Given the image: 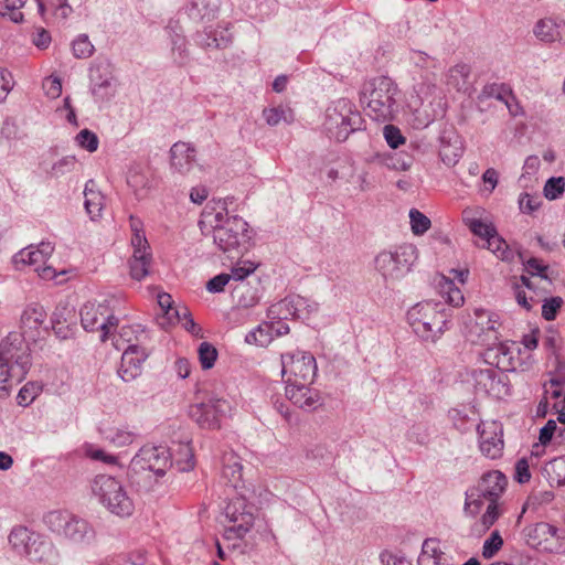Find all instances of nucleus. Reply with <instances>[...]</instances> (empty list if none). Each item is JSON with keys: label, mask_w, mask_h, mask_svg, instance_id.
<instances>
[{"label": "nucleus", "mask_w": 565, "mask_h": 565, "mask_svg": "<svg viewBox=\"0 0 565 565\" xmlns=\"http://www.w3.org/2000/svg\"><path fill=\"white\" fill-rule=\"evenodd\" d=\"M92 490L100 504L111 514L119 518H128L135 511V502L122 481L108 476L95 477Z\"/></svg>", "instance_id": "20e7f679"}, {"label": "nucleus", "mask_w": 565, "mask_h": 565, "mask_svg": "<svg viewBox=\"0 0 565 565\" xmlns=\"http://www.w3.org/2000/svg\"><path fill=\"white\" fill-rule=\"evenodd\" d=\"M525 265L526 271L532 276H540L542 278H546V269L547 266L542 264V262L535 257H531L527 260H523Z\"/></svg>", "instance_id": "e2e57ef3"}, {"label": "nucleus", "mask_w": 565, "mask_h": 565, "mask_svg": "<svg viewBox=\"0 0 565 565\" xmlns=\"http://www.w3.org/2000/svg\"><path fill=\"white\" fill-rule=\"evenodd\" d=\"M135 338V330L130 326H122L117 334L113 337L114 345L120 350L126 344H132V340Z\"/></svg>", "instance_id": "864d4df0"}, {"label": "nucleus", "mask_w": 565, "mask_h": 565, "mask_svg": "<svg viewBox=\"0 0 565 565\" xmlns=\"http://www.w3.org/2000/svg\"><path fill=\"white\" fill-rule=\"evenodd\" d=\"M396 84L386 76H379L367 82L362 92V102L366 114L376 121L393 120L397 111Z\"/></svg>", "instance_id": "f03ea898"}, {"label": "nucleus", "mask_w": 565, "mask_h": 565, "mask_svg": "<svg viewBox=\"0 0 565 565\" xmlns=\"http://www.w3.org/2000/svg\"><path fill=\"white\" fill-rule=\"evenodd\" d=\"M487 248L490 249L498 258L502 260H511L513 253L509 248L507 242L500 237L497 232L486 242Z\"/></svg>", "instance_id": "e433bc0d"}, {"label": "nucleus", "mask_w": 565, "mask_h": 565, "mask_svg": "<svg viewBox=\"0 0 565 565\" xmlns=\"http://www.w3.org/2000/svg\"><path fill=\"white\" fill-rule=\"evenodd\" d=\"M478 433L481 452L490 459L501 457L504 447L502 424L497 420L481 422Z\"/></svg>", "instance_id": "4468645a"}, {"label": "nucleus", "mask_w": 565, "mask_h": 565, "mask_svg": "<svg viewBox=\"0 0 565 565\" xmlns=\"http://www.w3.org/2000/svg\"><path fill=\"white\" fill-rule=\"evenodd\" d=\"M54 252V246L49 242H42L38 246L30 245L21 249L13 257L14 265L18 269L29 265L34 268L39 277L43 280H54L60 275L66 274L65 270L57 271L50 265H46L47 259Z\"/></svg>", "instance_id": "0eeeda50"}, {"label": "nucleus", "mask_w": 565, "mask_h": 565, "mask_svg": "<svg viewBox=\"0 0 565 565\" xmlns=\"http://www.w3.org/2000/svg\"><path fill=\"white\" fill-rule=\"evenodd\" d=\"M246 509L247 503L243 495L232 499L225 508L226 518L231 523L224 532V541L227 543V547L238 548L242 546L247 534Z\"/></svg>", "instance_id": "9b49d317"}, {"label": "nucleus", "mask_w": 565, "mask_h": 565, "mask_svg": "<svg viewBox=\"0 0 565 565\" xmlns=\"http://www.w3.org/2000/svg\"><path fill=\"white\" fill-rule=\"evenodd\" d=\"M232 41V33L227 28L217 26L207 34L204 45L207 47H225Z\"/></svg>", "instance_id": "58836bf2"}, {"label": "nucleus", "mask_w": 565, "mask_h": 565, "mask_svg": "<svg viewBox=\"0 0 565 565\" xmlns=\"http://www.w3.org/2000/svg\"><path fill=\"white\" fill-rule=\"evenodd\" d=\"M565 24L562 20L554 18L540 19L533 26V34L537 40L544 43H554L562 40V26Z\"/></svg>", "instance_id": "4be33fe9"}, {"label": "nucleus", "mask_w": 565, "mask_h": 565, "mask_svg": "<svg viewBox=\"0 0 565 565\" xmlns=\"http://www.w3.org/2000/svg\"><path fill=\"white\" fill-rule=\"evenodd\" d=\"M384 137L387 145L393 149L398 148L405 142V138L403 137L401 130L393 125H386L384 127Z\"/></svg>", "instance_id": "13d9d810"}, {"label": "nucleus", "mask_w": 565, "mask_h": 565, "mask_svg": "<svg viewBox=\"0 0 565 565\" xmlns=\"http://www.w3.org/2000/svg\"><path fill=\"white\" fill-rule=\"evenodd\" d=\"M508 480L499 470L488 471L482 475L477 487L466 492L465 511L476 514L482 504L480 498L488 501H499L505 491Z\"/></svg>", "instance_id": "423d86ee"}, {"label": "nucleus", "mask_w": 565, "mask_h": 565, "mask_svg": "<svg viewBox=\"0 0 565 565\" xmlns=\"http://www.w3.org/2000/svg\"><path fill=\"white\" fill-rule=\"evenodd\" d=\"M412 244L397 246L394 250H382L374 258L376 271L386 282H395L405 277L417 258Z\"/></svg>", "instance_id": "39448f33"}, {"label": "nucleus", "mask_w": 565, "mask_h": 565, "mask_svg": "<svg viewBox=\"0 0 565 565\" xmlns=\"http://www.w3.org/2000/svg\"><path fill=\"white\" fill-rule=\"evenodd\" d=\"M199 361L203 370L213 367L217 359V350L209 342H202L198 349Z\"/></svg>", "instance_id": "a19ab883"}, {"label": "nucleus", "mask_w": 565, "mask_h": 565, "mask_svg": "<svg viewBox=\"0 0 565 565\" xmlns=\"http://www.w3.org/2000/svg\"><path fill=\"white\" fill-rule=\"evenodd\" d=\"M178 321H182L183 328L194 337H204L202 328L194 322L190 311L186 308H183L182 311H180V319Z\"/></svg>", "instance_id": "6e6d98bb"}, {"label": "nucleus", "mask_w": 565, "mask_h": 565, "mask_svg": "<svg viewBox=\"0 0 565 565\" xmlns=\"http://www.w3.org/2000/svg\"><path fill=\"white\" fill-rule=\"evenodd\" d=\"M82 326L87 331H102L100 340L106 341L111 329L117 327V319L109 316L108 306L88 301L81 309Z\"/></svg>", "instance_id": "f8f14e48"}, {"label": "nucleus", "mask_w": 565, "mask_h": 565, "mask_svg": "<svg viewBox=\"0 0 565 565\" xmlns=\"http://www.w3.org/2000/svg\"><path fill=\"white\" fill-rule=\"evenodd\" d=\"M249 262V306H253L265 296L270 286V276L257 270V266L250 268Z\"/></svg>", "instance_id": "b1692460"}, {"label": "nucleus", "mask_w": 565, "mask_h": 565, "mask_svg": "<svg viewBox=\"0 0 565 565\" xmlns=\"http://www.w3.org/2000/svg\"><path fill=\"white\" fill-rule=\"evenodd\" d=\"M172 457L181 471H189L195 466L194 452L190 443L178 444V448L173 449Z\"/></svg>", "instance_id": "2f4dec72"}, {"label": "nucleus", "mask_w": 565, "mask_h": 565, "mask_svg": "<svg viewBox=\"0 0 565 565\" xmlns=\"http://www.w3.org/2000/svg\"><path fill=\"white\" fill-rule=\"evenodd\" d=\"M353 106L347 99H340L327 109L326 125L333 132L342 120L351 114Z\"/></svg>", "instance_id": "c756f323"}, {"label": "nucleus", "mask_w": 565, "mask_h": 565, "mask_svg": "<svg viewBox=\"0 0 565 565\" xmlns=\"http://www.w3.org/2000/svg\"><path fill=\"white\" fill-rule=\"evenodd\" d=\"M151 263V254L148 247H134V254L130 259V275L136 280H141L149 273V266Z\"/></svg>", "instance_id": "a878e982"}, {"label": "nucleus", "mask_w": 565, "mask_h": 565, "mask_svg": "<svg viewBox=\"0 0 565 565\" xmlns=\"http://www.w3.org/2000/svg\"><path fill=\"white\" fill-rule=\"evenodd\" d=\"M470 74V67L466 64H458L451 67L447 74V85L451 86L456 90L467 89L468 77Z\"/></svg>", "instance_id": "72a5a7b5"}, {"label": "nucleus", "mask_w": 565, "mask_h": 565, "mask_svg": "<svg viewBox=\"0 0 565 565\" xmlns=\"http://www.w3.org/2000/svg\"><path fill=\"white\" fill-rule=\"evenodd\" d=\"M439 294L451 306L459 307L463 303V295L451 279L441 276L438 281Z\"/></svg>", "instance_id": "7c9ffc66"}, {"label": "nucleus", "mask_w": 565, "mask_h": 565, "mask_svg": "<svg viewBox=\"0 0 565 565\" xmlns=\"http://www.w3.org/2000/svg\"><path fill=\"white\" fill-rule=\"evenodd\" d=\"M85 209L92 220H97L102 215L105 206V198L100 191L95 188L94 181H88L84 191Z\"/></svg>", "instance_id": "bb28decb"}, {"label": "nucleus", "mask_w": 565, "mask_h": 565, "mask_svg": "<svg viewBox=\"0 0 565 565\" xmlns=\"http://www.w3.org/2000/svg\"><path fill=\"white\" fill-rule=\"evenodd\" d=\"M562 305H563V299L561 297H552V298L545 299V301L542 306V317L547 321L554 320L556 317V313L561 309Z\"/></svg>", "instance_id": "603ef678"}, {"label": "nucleus", "mask_w": 565, "mask_h": 565, "mask_svg": "<svg viewBox=\"0 0 565 565\" xmlns=\"http://www.w3.org/2000/svg\"><path fill=\"white\" fill-rule=\"evenodd\" d=\"M49 6L54 9L56 15L63 19L72 12V8L66 3V0H50Z\"/></svg>", "instance_id": "774afa93"}, {"label": "nucleus", "mask_w": 565, "mask_h": 565, "mask_svg": "<svg viewBox=\"0 0 565 565\" xmlns=\"http://www.w3.org/2000/svg\"><path fill=\"white\" fill-rule=\"evenodd\" d=\"M130 227L132 231V236H131L132 247H135V246L148 247L149 244H148V241L142 231V223L139 220L131 216L130 217Z\"/></svg>", "instance_id": "5fc2aeb1"}, {"label": "nucleus", "mask_w": 565, "mask_h": 565, "mask_svg": "<svg viewBox=\"0 0 565 565\" xmlns=\"http://www.w3.org/2000/svg\"><path fill=\"white\" fill-rule=\"evenodd\" d=\"M223 477L235 490H244L243 465L234 455L226 456L223 466Z\"/></svg>", "instance_id": "cd10ccee"}, {"label": "nucleus", "mask_w": 565, "mask_h": 565, "mask_svg": "<svg viewBox=\"0 0 565 565\" xmlns=\"http://www.w3.org/2000/svg\"><path fill=\"white\" fill-rule=\"evenodd\" d=\"M263 115L269 126H276L281 121L287 124L294 121V113L289 107L279 106L264 109Z\"/></svg>", "instance_id": "c9c22d12"}, {"label": "nucleus", "mask_w": 565, "mask_h": 565, "mask_svg": "<svg viewBox=\"0 0 565 565\" xmlns=\"http://www.w3.org/2000/svg\"><path fill=\"white\" fill-rule=\"evenodd\" d=\"M448 318L445 305L431 300L418 302L407 311L411 328L426 341H435L444 332Z\"/></svg>", "instance_id": "7ed1b4c3"}, {"label": "nucleus", "mask_w": 565, "mask_h": 565, "mask_svg": "<svg viewBox=\"0 0 565 565\" xmlns=\"http://www.w3.org/2000/svg\"><path fill=\"white\" fill-rule=\"evenodd\" d=\"M44 522L53 533L72 543L83 542L90 531L85 520L67 511H51Z\"/></svg>", "instance_id": "1a4fd4ad"}, {"label": "nucleus", "mask_w": 565, "mask_h": 565, "mask_svg": "<svg viewBox=\"0 0 565 565\" xmlns=\"http://www.w3.org/2000/svg\"><path fill=\"white\" fill-rule=\"evenodd\" d=\"M295 306L297 308L296 319H307L319 310V302L299 295H295Z\"/></svg>", "instance_id": "4c0bfd02"}, {"label": "nucleus", "mask_w": 565, "mask_h": 565, "mask_svg": "<svg viewBox=\"0 0 565 565\" xmlns=\"http://www.w3.org/2000/svg\"><path fill=\"white\" fill-rule=\"evenodd\" d=\"M541 200L539 196L524 193L519 199V206L523 213H532L539 209Z\"/></svg>", "instance_id": "052dcab7"}, {"label": "nucleus", "mask_w": 565, "mask_h": 565, "mask_svg": "<svg viewBox=\"0 0 565 565\" xmlns=\"http://www.w3.org/2000/svg\"><path fill=\"white\" fill-rule=\"evenodd\" d=\"M94 46L86 36H81L73 42V53L78 58L92 55Z\"/></svg>", "instance_id": "bf43d9fd"}, {"label": "nucleus", "mask_w": 565, "mask_h": 565, "mask_svg": "<svg viewBox=\"0 0 565 565\" xmlns=\"http://www.w3.org/2000/svg\"><path fill=\"white\" fill-rule=\"evenodd\" d=\"M467 225L469 226L470 231L481 237L484 238L486 242L489 239L490 236H492L497 231L493 226L482 222L478 218H466Z\"/></svg>", "instance_id": "09e8293b"}, {"label": "nucleus", "mask_w": 565, "mask_h": 565, "mask_svg": "<svg viewBox=\"0 0 565 565\" xmlns=\"http://www.w3.org/2000/svg\"><path fill=\"white\" fill-rule=\"evenodd\" d=\"M475 386L478 392L500 397L504 390L498 371L494 369H480L473 372Z\"/></svg>", "instance_id": "a211bd4d"}, {"label": "nucleus", "mask_w": 565, "mask_h": 565, "mask_svg": "<svg viewBox=\"0 0 565 565\" xmlns=\"http://www.w3.org/2000/svg\"><path fill=\"white\" fill-rule=\"evenodd\" d=\"M557 529L545 522H540L524 529V537L530 546L536 547L556 536Z\"/></svg>", "instance_id": "393cba45"}, {"label": "nucleus", "mask_w": 565, "mask_h": 565, "mask_svg": "<svg viewBox=\"0 0 565 565\" xmlns=\"http://www.w3.org/2000/svg\"><path fill=\"white\" fill-rule=\"evenodd\" d=\"M227 407L222 398H209L206 402H195L189 406V417L203 429H217Z\"/></svg>", "instance_id": "ddd939ff"}, {"label": "nucleus", "mask_w": 565, "mask_h": 565, "mask_svg": "<svg viewBox=\"0 0 565 565\" xmlns=\"http://www.w3.org/2000/svg\"><path fill=\"white\" fill-rule=\"evenodd\" d=\"M148 358V353L145 348L130 344L128 345L121 355L120 365L118 367V375L125 382L136 380L142 373V364Z\"/></svg>", "instance_id": "dca6fc26"}, {"label": "nucleus", "mask_w": 565, "mask_h": 565, "mask_svg": "<svg viewBox=\"0 0 565 565\" xmlns=\"http://www.w3.org/2000/svg\"><path fill=\"white\" fill-rule=\"evenodd\" d=\"M557 428L556 422L554 419L547 420V423L541 428L539 440L542 445H547Z\"/></svg>", "instance_id": "338daca9"}, {"label": "nucleus", "mask_w": 565, "mask_h": 565, "mask_svg": "<svg viewBox=\"0 0 565 565\" xmlns=\"http://www.w3.org/2000/svg\"><path fill=\"white\" fill-rule=\"evenodd\" d=\"M26 0H3L6 12L3 15H9L10 20L15 23L23 21V13L21 9L24 7Z\"/></svg>", "instance_id": "8fccbe9b"}, {"label": "nucleus", "mask_w": 565, "mask_h": 565, "mask_svg": "<svg viewBox=\"0 0 565 565\" xmlns=\"http://www.w3.org/2000/svg\"><path fill=\"white\" fill-rule=\"evenodd\" d=\"M503 540L499 531H493L491 535L484 541L482 547V555L484 558L493 557L498 551L502 547Z\"/></svg>", "instance_id": "de8ad7c7"}, {"label": "nucleus", "mask_w": 565, "mask_h": 565, "mask_svg": "<svg viewBox=\"0 0 565 565\" xmlns=\"http://www.w3.org/2000/svg\"><path fill=\"white\" fill-rule=\"evenodd\" d=\"M46 313L41 306H29L21 316L22 338L29 337L34 339L44 323ZM25 341V339H23Z\"/></svg>", "instance_id": "412c9836"}, {"label": "nucleus", "mask_w": 565, "mask_h": 565, "mask_svg": "<svg viewBox=\"0 0 565 565\" xmlns=\"http://www.w3.org/2000/svg\"><path fill=\"white\" fill-rule=\"evenodd\" d=\"M135 462L141 469H146L161 476L169 467L168 451L162 447L147 446L140 449Z\"/></svg>", "instance_id": "f3484780"}, {"label": "nucleus", "mask_w": 565, "mask_h": 565, "mask_svg": "<svg viewBox=\"0 0 565 565\" xmlns=\"http://www.w3.org/2000/svg\"><path fill=\"white\" fill-rule=\"evenodd\" d=\"M520 348L515 342H499L489 347L484 353L486 362L495 365L502 371H512L516 367Z\"/></svg>", "instance_id": "2eb2a0df"}, {"label": "nucleus", "mask_w": 565, "mask_h": 565, "mask_svg": "<svg viewBox=\"0 0 565 565\" xmlns=\"http://www.w3.org/2000/svg\"><path fill=\"white\" fill-rule=\"evenodd\" d=\"M32 536L33 534L26 527L18 526L11 531L9 542L18 553L30 554Z\"/></svg>", "instance_id": "473e14b6"}, {"label": "nucleus", "mask_w": 565, "mask_h": 565, "mask_svg": "<svg viewBox=\"0 0 565 565\" xmlns=\"http://www.w3.org/2000/svg\"><path fill=\"white\" fill-rule=\"evenodd\" d=\"M418 565H454L452 557L441 550L438 539H426L418 557Z\"/></svg>", "instance_id": "6ab92c4d"}, {"label": "nucleus", "mask_w": 565, "mask_h": 565, "mask_svg": "<svg viewBox=\"0 0 565 565\" xmlns=\"http://www.w3.org/2000/svg\"><path fill=\"white\" fill-rule=\"evenodd\" d=\"M312 383H286V396L301 408L311 407L317 403V395L310 388Z\"/></svg>", "instance_id": "5701e85b"}, {"label": "nucleus", "mask_w": 565, "mask_h": 565, "mask_svg": "<svg viewBox=\"0 0 565 565\" xmlns=\"http://www.w3.org/2000/svg\"><path fill=\"white\" fill-rule=\"evenodd\" d=\"M43 89L47 97L55 99L62 94V82L57 76H49L43 81Z\"/></svg>", "instance_id": "4d7b16f0"}, {"label": "nucleus", "mask_w": 565, "mask_h": 565, "mask_svg": "<svg viewBox=\"0 0 565 565\" xmlns=\"http://www.w3.org/2000/svg\"><path fill=\"white\" fill-rule=\"evenodd\" d=\"M515 480L519 483H526L531 479L530 465L526 458H521L515 463Z\"/></svg>", "instance_id": "680f3d73"}, {"label": "nucleus", "mask_w": 565, "mask_h": 565, "mask_svg": "<svg viewBox=\"0 0 565 565\" xmlns=\"http://www.w3.org/2000/svg\"><path fill=\"white\" fill-rule=\"evenodd\" d=\"M281 375L285 383L313 382L317 374L315 356L307 351H290L282 353Z\"/></svg>", "instance_id": "6e6552de"}, {"label": "nucleus", "mask_w": 565, "mask_h": 565, "mask_svg": "<svg viewBox=\"0 0 565 565\" xmlns=\"http://www.w3.org/2000/svg\"><path fill=\"white\" fill-rule=\"evenodd\" d=\"M78 146L89 152H94L98 148L97 136L88 129L81 130L76 136Z\"/></svg>", "instance_id": "3c124183"}, {"label": "nucleus", "mask_w": 565, "mask_h": 565, "mask_svg": "<svg viewBox=\"0 0 565 565\" xmlns=\"http://www.w3.org/2000/svg\"><path fill=\"white\" fill-rule=\"evenodd\" d=\"M214 241L223 250H227L238 244L237 235H231L226 227H217L214 230Z\"/></svg>", "instance_id": "49530a36"}, {"label": "nucleus", "mask_w": 565, "mask_h": 565, "mask_svg": "<svg viewBox=\"0 0 565 565\" xmlns=\"http://www.w3.org/2000/svg\"><path fill=\"white\" fill-rule=\"evenodd\" d=\"M252 337L259 347H267L274 339V321L260 323L253 332Z\"/></svg>", "instance_id": "ea45409f"}, {"label": "nucleus", "mask_w": 565, "mask_h": 565, "mask_svg": "<svg viewBox=\"0 0 565 565\" xmlns=\"http://www.w3.org/2000/svg\"><path fill=\"white\" fill-rule=\"evenodd\" d=\"M297 308L295 306V295H288L280 301L271 305L267 311L269 320L296 319Z\"/></svg>", "instance_id": "c85d7f7f"}, {"label": "nucleus", "mask_w": 565, "mask_h": 565, "mask_svg": "<svg viewBox=\"0 0 565 565\" xmlns=\"http://www.w3.org/2000/svg\"><path fill=\"white\" fill-rule=\"evenodd\" d=\"M409 220L412 232L415 235H423L431 225L430 220L416 209L409 211Z\"/></svg>", "instance_id": "37998d69"}, {"label": "nucleus", "mask_w": 565, "mask_h": 565, "mask_svg": "<svg viewBox=\"0 0 565 565\" xmlns=\"http://www.w3.org/2000/svg\"><path fill=\"white\" fill-rule=\"evenodd\" d=\"M172 303L173 301L169 294L162 292L158 295V305L163 312V318L168 320L169 324L180 319V311L175 309Z\"/></svg>", "instance_id": "79ce46f5"}, {"label": "nucleus", "mask_w": 565, "mask_h": 565, "mask_svg": "<svg viewBox=\"0 0 565 565\" xmlns=\"http://www.w3.org/2000/svg\"><path fill=\"white\" fill-rule=\"evenodd\" d=\"M230 280L231 276L228 274L217 275L207 281L206 289L210 292H221L224 290Z\"/></svg>", "instance_id": "0e129e2a"}, {"label": "nucleus", "mask_w": 565, "mask_h": 565, "mask_svg": "<svg viewBox=\"0 0 565 565\" xmlns=\"http://www.w3.org/2000/svg\"><path fill=\"white\" fill-rule=\"evenodd\" d=\"M195 148L188 142L178 141L170 150L171 166L179 173H188L195 162Z\"/></svg>", "instance_id": "aec40b11"}, {"label": "nucleus", "mask_w": 565, "mask_h": 565, "mask_svg": "<svg viewBox=\"0 0 565 565\" xmlns=\"http://www.w3.org/2000/svg\"><path fill=\"white\" fill-rule=\"evenodd\" d=\"M499 316L494 312L476 309L473 317L466 322V335L472 343L490 344L498 340Z\"/></svg>", "instance_id": "9d476101"}, {"label": "nucleus", "mask_w": 565, "mask_h": 565, "mask_svg": "<svg viewBox=\"0 0 565 565\" xmlns=\"http://www.w3.org/2000/svg\"><path fill=\"white\" fill-rule=\"evenodd\" d=\"M565 190V179L563 177L550 178L544 185V195L548 200H555L563 194Z\"/></svg>", "instance_id": "a18cd8bd"}, {"label": "nucleus", "mask_w": 565, "mask_h": 565, "mask_svg": "<svg viewBox=\"0 0 565 565\" xmlns=\"http://www.w3.org/2000/svg\"><path fill=\"white\" fill-rule=\"evenodd\" d=\"M360 125L361 116L354 108H352L351 114H348V117L339 124L337 129L333 131V135L339 141H343L351 132L359 129Z\"/></svg>", "instance_id": "f704fd0d"}, {"label": "nucleus", "mask_w": 565, "mask_h": 565, "mask_svg": "<svg viewBox=\"0 0 565 565\" xmlns=\"http://www.w3.org/2000/svg\"><path fill=\"white\" fill-rule=\"evenodd\" d=\"M32 365L31 349L20 333H9L0 342V396L22 382Z\"/></svg>", "instance_id": "f257e3e1"}, {"label": "nucleus", "mask_w": 565, "mask_h": 565, "mask_svg": "<svg viewBox=\"0 0 565 565\" xmlns=\"http://www.w3.org/2000/svg\"><path fill=\"white\" fill-rule=\"evenodd\" d=\"M501 513H502V510L500 509L499 501H489V504L480 519L482 530L483 531L489 530L495 523V521L499 519Z\"/></svg>", "instance_id": "c03bdc74"}, {"label": "nucleus", "mask_w": 565, "mask_h": 565, "mask_svg": "<svg viewBox=\"0 0 565 565\" xmlns=\"http://www.w3.org/2000/svg\"><path fill=\"white\" fill-rule=\"evenodd\" d=\"M36 396V387L34 384H25L18 394V403L20 405H29Z\"/></svg>", "instance_id": "69168bd1"}]
</instances>
